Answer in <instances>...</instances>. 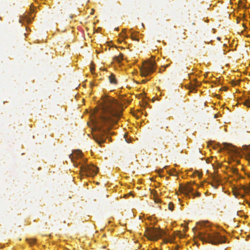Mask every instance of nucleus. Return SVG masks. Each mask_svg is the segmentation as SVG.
<instances>
[{"label": "nucleus", "mask_w": 250, "mask_h": 250, "mask_svg": "<svg viewBox=\"0 0 250 250\" xmlns=\"http://www.w3.org/2000/svg\"><path fill=\"white\" fill-rule=\"evenodd\" d=\"M146 233V236L150 240H156L166 234L162 229H148Z\"/></svg>", "instance_id": "nucleus-5"}, {"label": "nucleus", "mask_w": 250, "mask_h": 250, "mask_svg": "<svg viewBox=\"0 0 250 250\" xmlns=\"http://www.w3.org/2000/svg\"><path fill=\"white\" fill-rule=\"evenodd\" d=\"M211 186L214 187L215 188H218V184L217 183H211Z\"/></svg>", "instance_id": "nucleus-17"}, {"label": "nucleus", "mask_w": 250, "mask_h": 250, "mask_svg": "<svg viewBox=\"0 0 250 250\" xmlns=\"http://www.w3.org/2000/svg\"><path fill=\"white\" fill-rule=\"evenodd\" d=\"M186 37H183V38L184 39H185Z\"/></svg>", "instance_id": "nucleus-24"}, {"label": "nucleus", "mask_w": 250, "mask_h": 250, "mask_svg": "<svg viewBox=\"0 0 250 250\" xmlns=\"http://www.w3.org/2000/svg\"><path fill=\"white\" fill-rule=\"evenodd\" d=\"M241 188L245 192L250 194V185L248 187L242 186Z\"/></svg>", "instance_id": "nucleus-12"}, {"label": "nucleus", "mask_w": 250, "mask_h": 250, "mask_svg": "<svg viewBox=\"0 0 250 250\" xmlns=\"http://www.w3.org/2000/svg\"><path fill=\"white\" fill-rule=\"evenodd\" d=\"M163 171V169L159 170H158V172H159V173H160V172H161V171Z\"/></svg>", "instance_id": "nucleus-20"}, {"label": "nucleus", "mask_w": 250, "mask_h": 250, "mask_svg": "<svg viewBox=\"0 0 250 250\" xmlns=\"http://www.w3.org/2000/svg\"><path fill=\"white\" fill-rule=\"evenodd\" d=\"M233 195L235 196V197H237L239 196H240L242 198H244L245 195L241 194L239 191L237 190H234L233 191Z\"/></svg>", "instance_id": "nucleus-11"}, {"label": "nucleus", "mask_w": 250, "mask_h": 250, "mask_svg": "<svg viewBox=\"0 0 250 250\" xmlns=\"http://www.w3.org/2000/svg\"><path fill=\"white\" fill-rule=\"evenodd\" d=\"M168 242V241L167 240V241H166V243H167ZM169 242H171V241H169Z\"/></svg>", "instance_id": "nucleus-25"}, {"label": "nucleus", "mask_w": 250, "mask_h": 250, "mask_svg": "<svg viewBox=\"0 0 250 250\" xmlns=\"http://www.w3.org/2000/svg\"><path fill=\"white\" fill-rule=\"evenodd\" d=\"M243 149L246 151L245 157L247 160L250 161V145H244L242 146Z\"/></svg>", "instance_id": "nucleus-8"}, {"label": "nucleus", "mask_w": 250, "mask_h": 250, "mask_svg": "<svg viewBox=\"0 0 250 250\" xmlns=\"http://www.w3.org/2000/svg\"><path fill=\"white\" fill-rule=\"evenodd\" d=\"M36 8V6H35L33 4H31L30 5V10L31 12H34L35 9Z\"/></svg>", "instance_id": "nucleus-16"}, {"label": "nucleus", "mask_w": 250, "mask_h": 250, "mask_svg": "<svg viewBox=\"0 0 250 250\" xmlns=\"http://www.w3.org/2000/svg\"><path fill=\"white\" fill-rule=\"evenodd\" d=\"M168 209L171 210V211H172L174 209V205L173 203H169L168 204Z\"/></svg>", "instance_id": "nucleus-15"}, {"label": "nucleus", "mask_w": 250, "mask_h": 250, "mask_svg": "<svg viewBox=\"0 0 250 250\" xmlns=\"http://www.w3.org/2000/svg\"><path fill=\"white\" fill-rule=\"evenodd\" d=\"M123 57L124 55L122 53H120L119 56L114 57V60L117 62L118 63H120L122 60H123Z\"/></svg>", "instance_id": "nucleus-9"}, {"label": "nucleus", "mask_w": 250, "mask_h": 250, "mask_svg": "<svg viewBox=\"0 0 250 250\" xmlns=\"http://www.w3.org/2000/svg\"><path fill=\"white\" fill-rule=\"evenodd\" d=\"M243 104L245 106H246L247 107L250 108V99H248L246 100L243 102Z\"/></svg>", "instance_id": "nucleus-13"}, {"label": "nucleus", "mask_w": 250, "mask_h": 250, "mask_svg": "<svg viewBox=\"0 0 250 250\" xmlns=\"http://www.w3.org/2000/svg\"><path fill=\"white\" fill-rule=\"evenodd\" d=\"M122 105L112 97L105 96L102 98L101 108L97 110L94 115V124L96 129L99 132L100 138H94L95 140L99 144L104 142L102 135L107 132V130L103 129L104 125L116 124L122 115Z\"/></svg>", "instance_id": "nucleus-1"}, {"label": "nucleus", "mask_w": 250, "mask_h": 250, "mask_svg": "<svg viewBox=\"0 0 250 250\" xmlns=\"http://www.w3.org/2000/svg\"><path fill=\"white\" fill-rule=\"evenodd\" d=\"M180 189L181 192L184 193L186 196H189L190 193L193 195L194 188L191 184H188L184 187H180Z\"/></svg>", "instance_id": "nucleus-6"}, {"label": "nucleus", "mask_w": 250, "mask_h": 250, "mask_svg": "<svg viewBox=\"0 0 250 250\" xmlns=\"http://www.w3.org/2000/svg\"><path fill=\"white\" fill-rule=\"evenodd\" d=\"M194 197L196 196L197 197H200L201 195V193L199 192H196V193H193V195H192Z\"/></svg>", "instance_id": "nucleus-18"}, {"label": "nucleus", "mask_w": 250, "mask_h": 250, "mask_svg": "<svg viewBox=\"0 0 250 250\" xmlns=\"http://www.w3.org/2000/svg\"><path fill=\"white\" fill-rule=\"evenodd\" d=\"M199 235L201 241L212 245H218L226 242V238L216 232H208L207 230L199 232Z\"/></svg>", "instance_id": "nucleus-3"}, {"label": "nucleus", "mask_w": 250, "mask_h": 250, "mask_svg": "<svg viewBox=\"0 0 250 250\" xmlns=\"http://www.w3.org/2000/svg\"><path fill=\"white\" fill-rule=\"evenodd\" d=\"M109 82L111 83L112 84H116L117 81L115 78V76L113 74H111L108 77Z\"/></svg>", "instance_id": "nucleus-10"}, {"label": "nucleus", "mask_w": 250, "mask_h": 250, "mask_svg": "<svg viewBox=\"0 0 250 250\" xmlns=\"http://www.w3.org/2000/svg\"><path fill=\"white\" fill-rule=\"evenodd\" d=\"M198 229V228H194L193 229V230H194V229Z\"/></svg>", "instance_id": "nucleus-22"}, {"label": "nucleus", "mask_w": 250, "mask_h": 250, "mask_svg": "<svg viewBox=\"0 0 250 250\" xmlns=\"http://www.w3.org/2000/svg\"><path fill=\"white\" fill-rule=\"evenodd\" d=\"M156 64L155 61L149 59L144 63L143 66L141 68L140 71L142 76L146 77L154 72L155 70Z\"/></svg>", "instance_id": "nucleus-4"}, {"label": "nucleus", "mask_w": 250, "mask_h": 250, "mask_svg": "<svg viewBox=\"0 0 250 250\" xmlns=\"http://www.w3.org/2000/svg\"><path fill=\"white\" fill-rule=\"evenodd\" d=\"M71 161L73 162L74 166L77 167L81 165V171L83 172L86 176H93L95 175L98 170V167L93 165L86 164V160L82 158V153L80 150H77L70 156Z\"/></svg>", "instance_id": "nucleus-2"}, {"label": "nucleus", "mask_w": 250, "mask_h": 250, "mask_svg": "<svg viewBox=\"0 0 250 250\" xmlns=\"http://www.w3.org/2000/svg\"><path fill=\"white\" fill-rule=\"evenodd\" d=\"M132 39L133 40H136V39H135V37H134V36H132Z\"/></svg>", "instance_id": "nucleus-21"}, {"label": "nucleus", "mask_w": 250, "mask_h": 250, "mask_svg": "<svg viewBox=\"0 0 250 250\" xmlns=\"http://www.w3.org/2000/svg\"><path fill=\"white\" fill-rule=\"evenodd\" d=\"M227 88H226V87H224V90H227Z\"/></svg>", "instance_id": "nucleus-23"}, {"label": "nucleus", "mask_w": 250, "mask_h": 250, "mask_svg": "<svg viewBox=\"0 0 250 250\" xmlns=\"http://www.w3.org/2000/svg\"><path fill=\"white\" fill-rule=\"evenodd\" d=\"M95 68L94 67V66L91 65V66H90V71H91V72H93Z\"/></svg>", "instance_id": "nucleus-19"}, {"label": "nucleus", "mask_w": 250, "mask_h": 250, "mask_svg": "<svg viewBox=\"0 0 250 250\" xmlns=\"http://www.w3.org/2000/svg\"><path fill=\"white\" fill-rule=\"evenodd\" d=\"M26 241L30 244H33L36 242L35 239H27Z\"/></svg>", "instance_id": "nucleus-14"}, {"label": "nucleus", "mask_w": 250, "mask_h": 250, "mask_svg": "<svg viewBox=\"0 0 250 250\" xmlns=\"http://www.w3.org/2000/svg\"><path fill=\"white\" fill-rule=\"evenodd\" d=\"M222 148L228 151L232 155H236L238 153L236 147L230 144L224 143Z\"/></svg>", "instance_id": "nucleus-7"}]
</instances>
